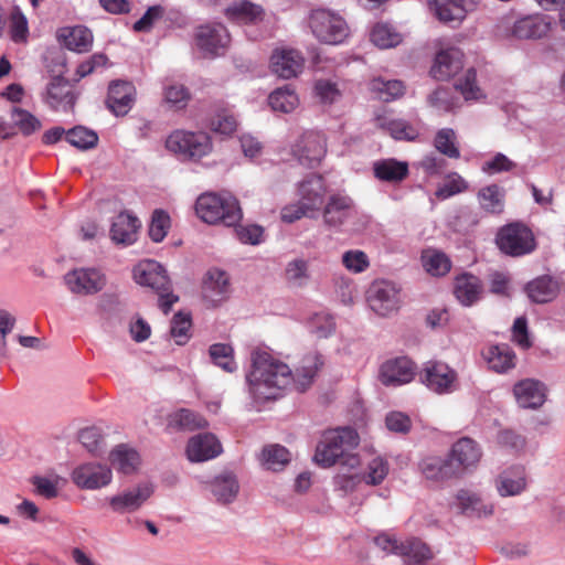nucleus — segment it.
Instances as JSON below:
<instances>
[{
  "instance_id": "nucleus-1",
  "label": "nucleus",
  "mask_w": 565,
  "mask_h": 565,
  "mask_svg": "<svg viewBox=\"0 0 565 565\" xmlns=\"http://www.w3.org/2000/svg\"><path fill=\"white\" fill-rule=\"evenodd\" d=\"M252 366L246 374L248 392L258 403L276 399L294 385L290 366L267 349H255L250 355Z\"/></svg>"
},
{
  "instance_id": "nucleus-2",
  "label": "nucleus",
  "mask_w": 565,
  "mask_h": 565,
  "mask_svg": "<svg viewBox=\"0 0 565 565\" xmlns=\"http://www.w3.org/2000/svg\"><path fill=\"white\" fill-rule=\"evenodd\" d=\"M360 443L355 429L350 427H340L327 430L322 434L313 456V460L322 468H330L337 462L342 468L355 470L361 461L358 455L353 454Z\"/></svg>"
},
{
  "instance_id": "nucleus-3",
  "label": "nucleus",
  "mask_w": 565,
  "mask_h": 565,
  "mask_svg": "<svg viewBox=\"0 0 565 565\" xmlns=\"http://www.w3.org/2000/svg\"><path fill=\"white\" fill-rule=\"evenodd\" d=\"M196 215L207 224L223 223L234 226L242 220L237 199L230 192H205L195 202Z\"/></svg>"
},
{
  "instance_id": "nucleus-4",
  "label": "nucleus",
  "mask_w": 565,
  "mask_h": 565,
  "mask_svg": "<svg viewBox=\"0 0 565 565\" xmlns=\"http://www.w3.org/2000/svg\"><path fill=\"white\" fill-rule=\"evenodd\" d=\"M134 279L140 286L154 290L159 296V307L167 315L179 297L171 291V281L161 264L152 259L140 262L134 268Z\"/></svg>"
},
{
  "instance_id": "nucleus-5",
  "label": "nucleus",
  "mask_w": 565,
  "mask_h": 565,
  "mask_svg": "<svg viewBox=\"0 0 565 565\" xmlns=\"http://www.w3.org/2000/svg\"><path fill=\"white\" fill-rule=\"evenodd\" d=\"M308 23L312 34L321 43L338 45L343 43L350 34L345 20L327 9L312 10Z\"/></svg>"
},
{
  "instance_id": "nucleus-6",
  "label": "nucleus",
  "mask_w": 565,
  "mask_h": 565,
  "mask_svg": "<svg viewBox=\"0 0 565 565\" xmlns=\"http://www.w3.org/2000/svg\"><path fill=\"white\" fill-rule=\"evenodd\" d=\"M374 543L382 551L405 557L407 564L423 565L434 557L430 547L418 539L399 542L392 533L382 532L374 537Z\"/></svg>"
},
{
  "instance_id": "nucleus-7",
  "label": "nucleus",
  "mask_w": 565,
  "mask_h": 565,
  "mask_svg": "<svg viewBox=\"0 0 565 565\" xmlns=\"http://www.w3.org/2000/svg\"><path fill=\"white\" fill-rule=\"evenodd\" d=\"M169 151L184 159L200 160L212 151L211 137L203 131H173L166 141Z\"/></svg>"
},
{
  "instance_id": "nucleus-8",
  "label": "nucleus",
  "mask_w": 565,
  "mask_h": 565,
  "mask_svg": "<svg viewBox=\"0 0 565 565\" xmlns=\"http://www.w3.org/2000/svg\"><path fill=\"white\" fill-rule=\"evenodd\" d=\"M495 243L503 254L513 257L530 254L536 247L532 231L522 223L502 226L497 234Z\"/></svg>"
},
{
  "instance_id": "nucleus-9",
  "label": "nucleus",
  "mask_w": 565,
  "mask_h": 565,
  "mask_svg": "<svg viewBox=\"0 0 565 565\" xmlns=\"http://www.w3.org/2000/svg\"><path fill=\"white\" fill-rule=\"evenodd\" d=\"M420 383L436 394L452 393L458 385V374L447 363L436 360L427 361L418 372Z\"/></svg>"
},
{
  "instance_id": "nucleus-10",
  "label": "nucleus",
  "mask_w": 565,
  "mask_h": 565,
  "mask_svg": "<svg viewBox=\"0 0 565 565\" xmlns=\"http://www.w3.org/2000/svg\"><path fill=\"white\" fill-rule=\"evenodd\" d=\"M366 300L376 315L388 317L401 307V290L393 281L375 280L367 289Z\"/></svg>"
},
{
  "instance_id": "nucleus-11",
  "label": "nucleus",
  "mask_w": 565,
  "mask_h": 565,
  "mask_svg": "<svg viewBox=\"0 0 565 565\" xmlns=\"http://www.w3.org/2000/svg\"><path fill=\"white\" fill-rule=\"evenodd\" d=\"M194 42L204 57H215L226 52L231 36L223 24L209 23L196 28Z\"/></svg>"
},
{
  "instance_id": "nucleus-12",
  "label": "nucleus",
  "mask_w": 565,
  "mask_h": 565,
  "mask_svg": "<svg viewBox=\"0 0 565 565\" xmlns=\"http://www.w3.org/2000/svg\"><path fill=\"white\" fill-rule=\"evenodd\" d=\"M291 153L300 164L316 168L327 153L326 137L317 131H306L292 146Z\"/></svg>"
},
{
  "instance_id": "nucleus-13",
  "label": "nucleus",
  "mask_w": 565,
  "mask_h": 565,
  "mask_svg": "<svg viewBox=\"0 0 565 565\" xmlns=\"http://www.w3.org/2000/svg\"><path fill=\"white\" fill-rule=\"evenodd\" d=\"M68 290L76 295H94L103 290L106 276L96 268H77L64 276Z\"/></svg>"
},
{
  "instance_id": "nucleus-14",
  "label": "nucleus",
  "mask_w": 565,
  "mask_h": 565,
  "mask_svg": "<svg viewBox=\"0 0 565 565\" xmlns=\"http://www.w3.org/2000/svg\"><path fill=\"white\" fill-rule=\"evenodd\" d=\"M356 213L354 201L342 192L331 194L322 211L327 226L339 228Z\"/></svg>"
},
{
  "instance_id": "nucleus-15",
  "label": "nucleus",
  "mask_w": 565,
  "mask_h": 565,
  "mask_svg": "<svg viewBox=\"0 0 565 565\" xmlns=\"http://www.w3.org/2000/svg\"><path fill=\"white\" fill-rule=\"evenodd\" d=\"M113 473L110 468L96 462L79 465L72 472L73 482L81 489L95 490L110 483Z\"/></svg>"
},
{
  "instance_id": "nucleus-16",
  "label": "nucleus",
  "mask_w": 565,
  "mask_h": 565,
  "mask_svg": "<svg viewBox=\"0 0 565 565\" xmlns=\"http://www.w3.org/2000/svg\"><path fill=\"white\" fill-rule=\"evenodd\" d=\"M305 58L301 53L290 47H277L273 51L269 67L281 78L296 77L302 72Z\"/></svg>"
},
{
  "instance_id": "nucleus-17",
  "label": "nucleus",
  "mask_w": 565,
  "mask_h": 565,
  "mask_svg": "<svg viewBox=\"0 0 565 565\" xmlns=\"http://www.w3.org/2000/svg\"><path fill=\"white\" fill-rule=\"evenodd\" d=\"M430 4L439 21L460 24L469 12L477 9L479 0H434Z\"/></svg>"
},
{
  "instance_id": "nucleus-18",
  "label": "nucleus",
  "mask_w": 565,
  "mask_h": 565,
  "mask_svg": "<svg viewBox=\"0 0 565 565\" xmlns=\"http://www.w3.org/2000/svg\"><path fill=\"white\" fill-rule=\"evenodd\" d=\"M415 376L414 363L405 358L388 360L382 364L380 380L386 386H399L409 383Z\"/></svg>"
},
{
  "instance_id": "nucleus-19",
  "label": "nucleus",
  "mask_w": 565,
  "mask_h": 565,
  "mask_svg": "<svg viewBox=\"0 0 565 565\" xmlns=\"http://www.w3.org/2000/svg\"><path fill=\"white\" fill-rule=\"evenodd\" d=\"M375 125L386 131L395 140L414 141L420 134L418 121L409 122L388 114L376 116Z\"/></svg>"
},
{
  "instance_id": "nucleus-20",
  "label": "nucleus",
  "mask_w": 565,
  "mask_h": 565,
  "mask_svg": "<svg viewBox=\"0 0 565 565\" xmlns=\"http://www.w3.org/2000/svg\"><path fill=\"white\" fill-rule=\"evenodd\" d=\"M298 194L299 200L316 215L321 210L327 194L324 179L317 174L308 177L299 183Z\"/></svg>"
},
{
  "instance_id": "nucleus-21",
  "label": "nucleus",
  "mask_w": 565,
  "mask_h": 565,
  "mask_svg": "<svg viewBox=\"0 0 565 565\" xmlns=\"http://www.w3.org/2000/svg\"><path fill=\"white\" fill-rule=\"evenodd\" d=\"M463 66V53L457 47L441 50L436 54L430 74L444 81L455 76Z\"/></svg>"
},
{
  "instance_id": "nucleus-22",
  "label": "nucleus",
  "mask_w": 565,
  "mask_h": 565,
  "mask_svg": "<svg viewBox=\"0 0 565 565\" xmlns=\"http://www.w3.org/2000/svg\"><path fill=\"white\" fill-rule=\"evenodd\" d=\"M221 452L222 446L212 434H199L188 441L186 456L192 462H202L213 459Z\"/></svg>"
},
{
  "instance_id": "nucleus-23",
  "label": "nucleus",
  "mask_w": 565,
  "mask_h": 565,
  "mask_svg": "<svg viewBox=\"0 0 565 565\" xmlns=\"http://www.w3.org/2000/svg\"><path fill=\"white\" fill-rule=\"evenodd\" d=\"M230 291V280L225 271L213 268L206 273L202 286V294L206 301L216 306L228 297Z\"/></svg>"
},
{
  "instance_id": "nucleus-24",
  "label": "nucleus",
  "mask_w": 565,
  "mask_h": 565,
  "mask_svg": "<svg viewBox=\"0 0 565 565\" xmlns=\"http://www.w3.org/2000/svg\"><path fill=\"white\" fill-rule=\"evenodd\" d=\"M518 404L522 408L541 407L546 397V388L543 383L532 379L518 382L513 387Z\"/></svg>"
},
{
  "instance_id": "nucleus-25",
  "label": "nucleus",
  "mask_w": 565,
  "mask_h": 565,
  "mask_svg": "<svg viewBox=\"0 0 565 565\" xmlns=\"http://www.w3.org/2000/svg\"><path fill=\"white\" fill-rule=\"evenodd\" d=\"M135 102V87L122 81L113 82L108 88L107 106L116 116L126 115Z\"/></svg>"
},
{
  "instance_id": "nucleus-26",
  "label": "nucleus",
  "mask_w": 565,
  "mask_h": 565,
  "mask_svg": "<svg viewBox=\"0 0 565 565\" xmlns=\"http://www.w3.org/2000/svg\"><path fill=\"white\" fill-rule=\"evenodd\" d=\"M526 470L523 466H512L505 469L495 480V488L501 497L519 495L526 489Z\"/></svg>"
},
{
  "instance_id": "nucleus-27",
  "label": "nucleus",
  "mask_w": 565,
  "mask_h": 565,
  "mask_svg": "<svg viewBox=\"0 0 565 565\" xmlns=\"http://www.w3.org/2000/svg\"><path fill=\"white\" fill-rule=\"evenodd\" d=\"M454 294L462 306L471 307L481 299L483 286L477 276L462 274L455 279Z\"/></svg>"
},
{
  "instance_id": "nucleus-28",
  "label": "nucleus",
  "mask_w": 565,
  "mask_h": 565,
  "mask_svg": "<svg viewBox=\"0 0 565 565\" xmlns=\"http://www.w3.org/2000/svg\"><path fill=\"white\" fill-rule=\"evenodd\" d=\"M139 220L128 212L119 213L110 227L111 239L117 244L131 245L137 239Z\"/></svg>"
},
{
  "instance_id": "nucleus-29",
  "label": "nucleus",
  "mask_w": 565,
  "mask_h": 565,
  "mask_svg": "<svg viewBox=\"0 0 565 565\" xmlns=\"http://www.w3.org/2000/svg\"><path fill=\"white\" fill-rule=\"evenodd\" d=\"M75 95L68 83L55 77L51 81L46 89L45 103L55 110L72 109L75 104Z\"/></svg>"
},
{
  "instance_id": "nucleus-30",
  "label": "nucleus",
  "mask_w": 565,
  "mask_h": 565,
  "mask_svg": "<svg viewBox=\"0 0 565 565\" xmlns=\"http://www.w3.org/2000/svg\"><path fill=\"white\" fill-rule=\"evenodd\" d=\"M551 29V23L544 15H527L515 21L512 34L516 39H541L545 36Z\"/></svg>"
},
{
  "instance_id": "nucleus-31",
  "label": "nucleus",
  "mask_w": 565,
  "mask_h": 565,
  "mask_svg": "<svg viewBox=\"0 0 565 565\" xmlns=\"http://www.w3.org/2000/svg\"><path fill=\"white\" fill-rule=\"evenodd\" d=\"M323 365L322 356L317 352L306 354L294 373V386L297 391H306L312 383L320 367Z\"/></svg>"
},
{
  "instance_id": "nucleus-32",
  "label": "nucleus",
  "mask_w": 565,
  "mask_h": 565,
  "mask_svg": "<svg viewBox=\"0 0 565 565\" xmlns=\"http://www.w3.org/2000/svg\"><path fill=\"white\" fill-rule=\"evenodd\" d=\"M150 494V488L139 486L111 497L109 499V507L117 513L132 512L141 507Z\"/></svg>"
},
{
  "instance_id": "nucleus-33",
  "label": "nucleus",
  "mask_w": 565,
  "mask_h": 565,
  "mask_svg": "<svg viewBox=\"0 0 565 565\" xmlns=\"http://www.w3.org/2000/svg\"><path fill=\"white\" fill-rule=\"evenodd\" d=\"M481 458V450L471 438L463 437L454 444L449 460L457 463L458 468L468 469L475 467Z\"/></svg>"
},
{
  "instance_id": "nucleus-34",
  "label": "nucleus",
  "mask_w": 565,
  "mask_h": 565,
  "mask_svg": "<svg viewBox=\"0 0 565 565\" xmlns=\"http://www.w3.org/2000/svg\"><path fill=\"white\" fill-rule=\"evenodd\" d=\"M57 39L68 50L76 52L88 51L93 42L90 31L82 25L58 29Z\"/></svg>"
},
{
  "instance_id": "nucleus-35",
  "label": "nucleus",
  "mask_w": 565,
  "mask_h": 565,
  "mask_svg": "<svg viewBox=\"0 0 565 565\" xmlns=\"http://www.w3.org/2000/svg\"><path fill=\"white\" fill-rule=\"evenodd\" d=\"M456 505L463 514L471 518H482L493 512L492 505L484 503L477 493L469 490L458 491Z\"/></svg>"
},
{
  "instance_id": "nucleus-36",
  "label": "nucleus",
  "mask_w": 565,
  "mask_h": 565,
  "mask_svg": "<svg viewBox=\"0 0 565 565\" xmlns=\"http://www.w3.org/2000/svg\"><path fill=\"white\" fill-rule=\"evenodd\" d=\"M373 172L381 181L397 183L408 175V164L392 158L382 159L373 163Z\"/></svg>"
},
{
  "instance_id": "nucleus-37",
  "label": "nucleus",
  "mask_w": 565,
  "mask_h": 565,
  "mask_svg": "<svg viewBox=\"0 0 565 565\" xmlns=\"http://www.w3.org/2000/svg\"><path fill=\"white\" fill-rule=\"evenodd\" d=\"M423 476L433 481H441L452 477L456 469L449 459L437 456L424 458L419 463Z\"/></svg>"
},
{
  "instance_id": "nucleus-38",
  "label": "nucleus",
  "mask_w": 565,
  "mask_h": 565,
  "mask_svg": "<svg viewBox=\"0 0 565 565\" xmlns=\"http://www.w3.org/2000/svg\"><path fill=\"white\" fill-rule=\"evenodd\" d=\"M207 426V422L201 415L186 409H178L168 416L167 427L172 430H195Z\"/></svg>"
},
{
  "instance_id": "nucleus-39",
  "label": "nucleus",
  "mask_w": 565,
  "mask_h": 565,
  "mask_svg": "<svg viewBox=\"0 0 565 565\" xmlns=\"http://www.w3.org/2000/svg\"><path fill=\"white\" fill-rule=\"evenodd\" d=\"M486 360L489 367L497 373H505L515 366V354L507 344L490 347Z\"/></svg>"
},
{
  "instance_id": "nucleus-40",
  "label": "nucleus",
  "mask_w": 565,
  "mask_h": 565,
  "mask_svg": "<svg viewBox=\"0 0 565 565\" xmlns=\"http://www.w3.org/2000/svg\"><path fill=\"white\" fill-rule=\"evenodd\" d=\"M225 15L238 23H255L263 19L264 10L260 6L244 0L228 6Z\"/></svg>"
},
{
  "instance_id": "nucleus-41",
  "label": "nucleus",
  "mask_w": 565,
  "mask_h": 565,
  "mask_svg": "<svg viewBox=\"0 0 565 565\" xmlns=\"http://www.w3.org/2000/svg\"><path fill=\"white\" fill-rule=\"evenodd\" d=\"M109 460L118 472L125 475L134 472L140 463L138 452L126 445L115 447L109 455Z\"/></svg>"
},
{
  "instance_id": "nucleus-42",
  "label": "nucleus",
  "mask_w": 565,
  "mask_h": 565,
  "mask_svg": "<svg viewBox=\"0 0 565 565\" xmlns=\"http://www.w3.org/2000/svg\"><path fill=\"white\" fill-rule=\"evenodd\" d=\"M477 198L480 207L487 213L501 214L504 210L505 191L497 184L480 189Z\"/></svg>"
},
{
  "instance_id": "nucleus-43",
  "label": "nucleus",
  "mask_w": 565,
  "mask_h": 565,
  "mask_svg": "<svg viewBox=\"0 0 565 565\" xmlns=\"http://www.w3.org/2000/svg\"><path fill=\"white\" fill-rule=\"evenodd\" d=\"M371 42L379 49H391L403 41V36L391 24L379 22L370 31Z\"/></svg>"
},
{
  "instance_id": "nucleus-44",
  "label": "nucleus",
  "mask_w": 565,
  "mask_h": 565,
  "mask_svg": "<svg viewBox=\"0 0 565 565\" xmlns=\"http://www.w3.org/2000/svg\"><path fill=\"white\" fill-rule=\"evenodd\" d=\"M238 490V482L232 475L218 476L211 482V492L220 503L232 502Z\"/></svg>"
},
{
  "instance_id": "nucleus-45",
  "label": "nucleus",
  "mask_w": 565,
  "mask_h": 565,
  "mask_svg": "<svg viewBox=\"0 0 565 565\" xmlns=\"http://www.w3.org/2000/svg\"><path fill=\"white\" fill-rule=\"evenodd\" d=\"M526 292L534 302L544 303L551 301L556 296V282L552 278L543 276L529 282Z\"/></svg>"
},
{
  "instance_id": "nucleus-46",
  "label": "nucleus",
  "mask_w": 565,
  "mask_h": 565,
  "mask_svg": "<svg viewBox=\"0 0 565 565\" xmlns=\"http://www.w3.org/2000/svg\"><path fill=\"white\" fill-rule=\"evenodd\" d=\"M259 460L266 469L277 471L289 462L290 454L284 446L268 445L263 448Z\"/></svg>"
},
{
  "instance_id": "nucleus-47",
  "label": "nucleus",
  "mask_w": 565,
  "mask_h": 565,
  "mask_svg": "<svg viewBox=\"0 0 565 565\" xmlns=\"http://www.w3.org/2000/svg\"><path fill=\"white\" fill-rule=\"evenodd\" d=\"M268 103L274 111L291 113L299 104V99L294 89L284 86L275 89L268 97Z\"/></svg>"
},
{
  "instance_id": "nucleus-48",
  "label": "nucleus",
  "mask_w": 565,
  "mask_h": 565,
  "mask_svg": "<svg viewBox=\"0 0 565 565\" xmlns=\"http://www.w3.org/2000/svg\"><path fill=\"white\" fill-rule=\"evenodd\" d=\"M422 263L426 271L433 276H444L451 268L450 259L446 254L436 249L424 250L422 254Z\"/></svg>"
},
{
  "instance_id": "nucleus-49",
  "label": "nucleus",
  "mask_w": 565,
  "mask_h": 565,
  "mask_svg": "<svg viewBox=\"0 0 565 565\" xmlns=\"http://www.w3.org/2000/svg\"><path fill=\"white\" fill-rule=\"evenodd\" d=\"M371 90L374 92L379 99L390 102L401 97L404 94L405 86L401 81H384L375 78L370 84Z\"/></svg>"
},
{
  "instance_id": "nucleus-50",
  "label": "nucleus",
  "mask_w": 565,
  "mask_h": 565,
  "mask_svg": "<svg viewBox=\"0 0 565 565\" xmlns=\"http://www.w3.org/2000/svg\"><path fill=\"white\" fill-rule=\"evenodd\" d=\"M429 105L439 113H449L460 106V99L450 88L439 87L428 97Z\"/></svg>"
},
{
  "instance_id": "nucleus-51",
  "label": "nucleus",
  "mask_w": 565,
  "mask_h": 565,
  "mask_svg": "<svg viewBox=\"0 0 565 565\" xmlns=\"http://www.w3.org/2000/svg\"><path fill=\"white\" fill-rule=\"evenodd\" d=\"M390 471V465L386 459L381 456L373 457L369 460L365 471L361 473L365 483L377 486L384 481Z\"/></svg>"
},
{
  "instance_id": "nucleus-52",
  "label": "nucleus",
  "mask_w": 565,
  "mask_h": 565,
  "mask_svg": "<svg viewBox=\"0 0 565 565\" xmlns=\"http://www.w3.org/2000/svg\"><path fill=\"white\" fill-rule=\"evenodd\" d=\"M192 320L189 313L178 312L174 315L170 334L178 345H184L191 338Z\"/></svg>"
},
{
  "instance_id": "nucleus-53",
  "label": "nucleus",
  "mask_w": 565,
  "mask_h": 565,
  "mask_svg": "<svg viewBox=\"0 0 565 565\" xmlns=\"http://www.w3.org/2000/svg\"><path fill=\"white\" fill-rule=\"evenodd\" d=\"M210 356L212 361L226 372H234L237 367L233 353L234 350L230 344L215 343L210 347Z\"/></svg>"
},
{
  "instance_id": "nucleus-54",
  "label": "nucleus",
  "mask_w": 565,
  "mask_h": 565,
  "mask_svg": "<svg viewBox=\"0 0 565 565\" xmlns=\"http://www.w3.org/2000/svg\"><path fill=\"white\" fill-rule=\"evenodd\" d=\"M435 148L443 154L457 159L460 151L456 145V132L451 128L440 129L434 140Z\"/></svg>"
},
{
  "instance_id": "nucleus-55",
  "label": "nucleus",
  "mask_w": 565,
  "mask_h": 565,
  "mask_svg": "<svg viewBox=\"0 0 565 565\" xmlns=\"http://www.w3.org/2000/svg\"><path fill=\"white\" fill-rule=\"evenodd\" d=\"M14 126L24 135L30 136L40 130L42 124L39 118L22 108H13L11 115Z\"/></svg>"
},
{
  "instance_id": "nucleus-56",
  "label": "nucleus",
  "mask_w": 565,
  "mask_h": 565,
  "mask_svg": "<svg viewBox=\"0 0 565 565\" xmlns=\"http://www.w3.org/2000/svg\"><path fill=\"white\" fill-rule=\"evenodd\" d=\"M66 140L78 149H89L96 146L98 136L95 131L77 126L66 132Z\"/></svg>"
},
{
  "instance_id": "nucleus-57",
  "label": "nucleus",
  "mask_w": 565,
  "mask_h": 565,
  "mask_svg": "<svg viewBox=\"0 0 565 565\" xmlns=\"http://www.w3.org/2000/svg\"><path fill=\"white\" fill-rule=\"evenodd\" d=\"M458 89L466 100H478L483 97V94L477 85V73L475 68H468L462 78L456 84Z\"/></svg>"
},
{
  "instance_id": "nucleus-58",
  "label": "nucleus",
  "mask_w": 565,
  "mask_h": 565,
  "mask_svg": "<svg viewBox=\"0 0 565 565\" xmlns=\"http://www.w3.org/2000/svg\"><path fill=\"white\" fill-rule=\"evenodd\" d=\"M467 188V182L458 173H451L447 177L445 182L438 186L435 195L439 200H446L455 194L466 191Z\"/></svg>"
},
{
  "instance_id": "nucleus-59",
  "label": "nucleus",
  "mask_w": 565,
  "mask_h": 565,
  "mask_svg": "<svg viewBox=\"0 0 565 565\" xmlns=\"http://www.w3.org/2000/svg\"><path fill=\"white\" fill-rule=\"evenodd\" d=\"M309 329L317 338H327L335 329V322L331 315L316 313L309 320Z\"/></svg>"
},
{
  "instance_id": "nucleus-60",
  "label": "nucleus",
  "mask_w": 565,
  "mask_h": 565,
  "mask_svg": "<svg viewBox=\"0 0 565 565\" xmlns=\"http://www.w3.org/2000/svg\"><path fill=\"white\" fill-rule=\"evenodd\" d=\"M210 127L215 132L231 135L237 128V120L230 109H223L212 118Z\"/></svg>"
},
{
  "instance_id": "nucleus-61",
  "label": "nucleus",
  "mask_w": 565,
  "mask_h": 565,
  "mask_svg": "<svg viewBox=\"0 0 565 565\" xmlns=\"http://www.w3.org/2000/svg\"><path fill=\"white\" fill-rule=\"evenodd\" d=\"M169 227V215L163 211H154L149 226L150 238L156 243L163 241V238L167 236Z\"/></svg>"
},
{
  "instance_id": "nucleus-62",
  "label": "nucleus",
  "mask_w": 565,
  "mask_h": 565,
  "mask_svg": "<svg viewBox=\"0 0 565 565\" xmlns=\"http://www.w3.org/2000/svg\"><path fill=\"white\" fill-rule=\"evenodd\" d=\"M342 264L349 271L359 274L369 268L370 260L364 252L352 249L342 255Z\"/></svg>"
},
{
  "instance_id": "nucleus-63",
  "label": "nucleus",
  "mask_w": 565,
  "mask_h": 565,
  "mask_svg": "<svg viewBox=\"0 0 565 565\" xmlns=\"http://www.w3.org/2000/svg\"><path fill=\"white\" fill-rule=\"evenodd\" d=\"M286 278L295 286H303L309 279L308 263L303 259H294L288 263Z\"/></svg>"
},
{
  "instance_id": "nucleus-64",
  "label": "nucleus",
  "mask_w": 565,
  "mask_h": 565,
  "mask_svg": "<svg viewBox=\"0 0 565 565\" xmlns=\"http://www.w3.org/2000/svg\"><path fill=\"white\" fill-rule=\"evenodd\" d=\"M10 39L14 43H26L29 38L28 20L21 12L11 15L9 25Z\"/></svg>"
}]
</instances>
